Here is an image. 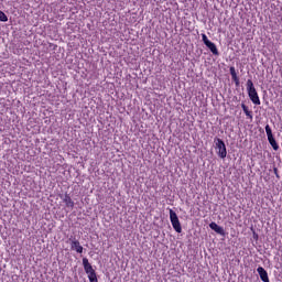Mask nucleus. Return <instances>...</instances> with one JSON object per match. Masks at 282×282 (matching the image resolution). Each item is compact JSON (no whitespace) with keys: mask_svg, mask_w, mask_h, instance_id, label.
Instances as JSON below:
<instances>
[{"mask_svg":"<svg viewBox=\"0 0 282 282\" xmlns=\"http://www.w3.org/2000/svg\"><path fill=\"white\" fill-rule=\"evenodd\" d=\"M247 91L253 105H261V99L259 98V94L257 93V88H254V83H252V79L247 80Z\"/></svg>","mask_w":282,"mask_h":282,"instance_id":"obj_1","label":"nucleus"},{"mask_svg":"<svg viewBox=\"0 0 282 282\" xmlns=\"http://www.w3.org/2000/svg\"><path fill=\"white\" fill-rule=\"evenodd\" d=\"M83 267L88 276L89 282H98V276L96 275V270L91 263H89V259L83 258Z\"/></svg>","mask_w":282,"mask_h":282,"instance_id":"obj_2","label":"nucleus"},{"mask_svg":"<svg viewBox=\"0 0 282 282\" xmlns=\"http://www.w3.org/2000/svg\"><path fill=\"white\" fill-rule=\"evenodd\" d=\"M170 220L175 232H182V224L180 223L177 214L173 209H170Z\"/></svg>","mask_w":282,"mask_h":282,"instance_id":"obj_3","label":"nucleus"},{"mask_svg":"<svg viewBox=\"0 0 282 282\" xmlns=\"http://www.w3.org/2000/svg\"><path fill=\"white\" fill-rule=\"evenodd\" d=\"M216 151H217L218 158H220L221 160H225L226 155H228V151L226 150V143H224V140L217 139Z\"/></svg>","mask_w":282,"mask_h":282,"instance_id":"obj_4","label":"nucleus"},{"mask_svg":"<svg viewBox=\"0 0 282 282\" xmlns=\"http://www.w3.org/2000/svg\"><path fill=\"white\" fill-rule=\"evenodd\" d=\"M265 133H267V138H268L269 143L271 144L273 151H279V143H276V140L274 139V135L272 134V128H270V124L265 126Z\"/></svg>","mask_w":282,"mask_h":282,"instance_id":"obj_5","label":"nucleus"},{"mask_svg":"<svg viewBox=\"0 0 282 282\" xmlns=\"http://www.w3.org/2000/svg\"><path fill=\"white\" fill-rule=\"evenodd\" d=\"M70 241V250H76L78 254H83V246H80V241L76 238L69 239Z\"/></svg>","mask_w":282,"mask_h":282,"instance_id":"obj_6","label":"nucleus"},{"mask_svg":"<svg viewBox=\"0 0 282 282\" xmlns=\"http://www.w3.org/2000/svg\"><path fill=\"white\" fill-rule=\"evenodd\" d=\"M209 228L212 230H214L215 232H217V235H221L223 237H224V235H226V231L224 230V227L217 225V223H210Z\"/></svg>","mask_w":282,"mask_h":282,"instance_id":"obj_7","label":"nucleus"},{"mask_svg":"<svg viewBox=\"0 0 282 282\" xmlns=\"http://www.w3.org/2000/svg\"><path fill=\"white\" fill-rule=\"evenodd\" d=\"M257 272L263 282H270V278H268V271L263 269V267H258Z\"/></svg>","mask_w":282,"mask_h":282,"instance_id":"obj_8","label":"nucleus"},{"mask_svg":"<svg viewBox=\"0 0 282 282\" xmlns=\"http://www.w3.org/2000/svg\"><path fill=\"white\" fill-rule=\"evenodd\" d=\"M62 199L67 208H74V200H72L69 194H65L64 196H62Z\"/></svg>","mask_w":282,"mask_h":282,"instance_id":"obj_9","label":"nucleus"},{"mask_svg":"<svg viewBox=\"0 0 282 282\" xmlns=\"http://www.w3.org/2000/svg\"><path fill=\"white\" fill-rule=\"evenodd\" d=\"M206 47H208L214 56H219V51L217 50V45H215V43L209 42L208 44H206Z\"/></svg>","mask_w":282,"mask_h":282,"instance_id":"obj_10","label":"nucleus"},{"mask_svg":"<svg viewBox=\"0 0 282 282\" xmlns=\"http://www.w3.org/2000/svg\"><path fill=\"white\" fill-rule=\"evenodd\" d=\"M229 72H230V74H231V78H232V80L235 82V84L237 85V86H239V77L237 76V70H235V67H230V69H229Z\"/></svg>","mask_w":282,"mask_h":282,"instance_id":"obj_11","label":"nucleus"},{"mask_svg":"<svg viewBox=\"0 0 282 282\" xmlns=\"http://www.w3.org/2000/svg\"><path fill=\"white\" fill-rule=\"evenodd\" d=\"M241 109L246 113V116L250 118V120H252V111L248 109V106H246V104H241Z\"/></svg>","mask_w":282,"mask_h":282,"instance_id":"obj_12","label":"nucleus"},{"mask_svg":"<svg viewBox=\"0 0 282 282\" xmlns=\"http://www.w3.org/2000/svg\"><path fill=\"white\" fill-rule=\"evenodd\" d=\"M0 21H2V23L8 22V15H6L3 11H0Z\"/></svg>","mask_w":282,"mask_h":282,"instance_id":"obj_13","label":"nucleus"},{"mask_svg":"<svg viewBox=\"0 0 282 282\" xmlns=\"http://www.w3.org/2000/svg\"><path fill=\"white\" fill-rule=\"evenodd\" d=\"M202 39H203V43H204L205 45H208V44L210 43V40H208V36H206L205 33L202 34Z\"/></svg>","mask_w":282,"mask_h":282,"instance_id":"obj_14","label":"nucleus"}]
</instances>
